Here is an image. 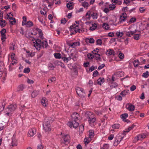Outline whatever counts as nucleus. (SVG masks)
<instances>
[{
    "label": "nucleus",
    "mask_w": 149,
    "mask_h": 149,
    "mask_svg": "<svg viewBox=\"0 0 149 149\" xmlns=\"http://www.w3.org/2000/svg\"><path fill=\"white\" fill-rule=\"evenodd\" d=\"M114 137V135L113 134H111L108 137V139L110 140H111L113 139Z\"/></svg>",
    "instance_id": "62"
},
{
    "label": "nucleus",
    "mask_w": 149,
    "mask_h": 149,
    "mask_svg": "<svg viewBox=\"0 0 149 149\" xmlns=\"http://www.w3.org/2000/svg\"><path fill=\"white\" fill-rule=\"evenodd\" d=\"M91 12L90 11H88L86 13V18L88 19H90L91 18L90 14Z\"/></svg>",
    "instance_id": "36"
},
{
    "label": "nucleus",
    "mask_w": 149,
    "mask_h": 149,
    "mask_svg": "<svg viewBox=\"0 0 149 149\" xmlns=\"http://www.w3.org/2000/svg\"><path fill=\"white\" fill-rule=\"evenodd\" d=\"M97 27V24L96 23H94V24H93L92 25V26H91L90 28L89 29L90 30H92V31H94L95 30Z\"/></svg>",
    "instance_id": "25"
},
{
    "label": "nucleus",
    "mask_w": 149,
    "mask_h": 149,
    "mask_svg": "<svg viewBox=\"0 0 149 149\" xmlns=\"http://www.w3.org/2000/svg\"><path fill=\"white\" fill-rule=\"evenodd\" d=\"M139 35H141L140 34H134V36H133V38L135 40H138L139 39Z\"/></svg>",
    "instance_id": "42"
},
{
    "label": "nucleus",
    "mask_w": 149,
    "mask_h": 149,
    "mask_svg": "<svg viewBox=\"0 0 149 149\" xmlns=\"http://www.w3.org/2000/svg\"><path fill=\"white\" fill-rule=\"evenodd\" d=\"M136 125H135L133 124L131 127H128L127 129H125V130L123 131V134L125 136V135L126 134L125 133H126L129 132L130 130L133 129L134 127Z\"/></svg>",
    "instance_id": "13"
},
{
    "label": "nucleus",
    "mask_w": 149,
    "mask_h": 149,
    "mask_svg": "<svg viewBox=\"0 0 149 149\" xmlns=\"http://www.w3.org/2000/svg\"><path fill=\"white\" fill-rule=\"evenodd\" d=\"M127 20V17L125 16H120V19H119V21L120 23H122L125 21Z\"/></svg>",
    "instance_id": "19"
},
{
    "label": "nucleus",
    "mask_w": 149,
    "mask_h": 149,
    "mask_svg": "<svg viewBox=\"0 0 149 149\" xmlns=\"http://www.w3.org/2000/svg\"><path fill=\"white\" fill-rule=\"evenodd\" d=\"M115 7L116 6L114 4H110L109 5V8L110 10H113L115 8Z\"/></svg>",
    "instance_id": "47"
},
{
    "label": "nucleus",
    "mask_w": 149,
    "mask_h": 149,
    "mask_svg": "<svg viewBox=\"0 0 149 149\" xmlns=\"http://www.w3.org/2000/svg\"><path fill=\"white\" fill-rule=\"evenodd\" d=\"M109 147V145L107 144H104L103 147V149H108Z\"/></svg>",
    "instance_id": "55"
},
{
    "label": "nucleus",
    "mask_w": 149,
    "mask_h": 149,
    "mask_svg": "<svg viewBox=\"0 0 149 149\" xmlns=\"http://www.w3.org/2000/svg\"><path fill=\"white\" fill-rule=\"evenodd\" d=\"M36 130L33 128L30 129L28 132L29 136H33L36 133Z\"/></svg>",
    "instance_id": "9"
},
{
    "label": "nucleus",
    "mask_w": 149,
    "mask_h": 149,
    "mask_svg": "<svg viewBox=\"0 0 149 149\" xmlns=\"http://www.w3.org/2000/svg\"><path fill=\"white\" fill-rule=\"evenodd\" d=\"M102 44V41L101 39H97L96 42V45H101Z\"/></svg>",
    "instance_id": "41"
},
{
    "label": "nucleus",
    "mask_w": 149,
    "mask_h": 149,
    "mask_svg": "<svg viewBox=\"0 0 149 149\" xmlns=\"http://www.w3.org/2000/svg\"><path fill=\"white\" fill-rule=\"evenodd\" d=\"M88 58L89 59H92L94 57V56L91 53H89V54H88Z\"/></svg>",
    "instance_id": "48"
},
{
    "label": "nucleus",
    "mask_w": 149,
    "mask_h": 149,
    "mask_svg": "<svg viewBox=\"0 0 149 149\" xmlns=\"http://www.w3.org/2000/svg\"><path fill=\"white\" fill-rule=\"evenodd\" d=\"M129 91V90H124L120 93V94L122 96H123L124 97L128 93Z\"/></svg>",
    "instance_id": "33"
},
{
    "label": "nucleus",
    "mask_w": 149,
    "mask_h": 149,
    "mask_svg": "<svg viewBox=\"0 0 149 149\" xmlns=\"http://www.w3.org/2000/svg\"><path fill=\"white\" fill-rule=\"evenodd\" d=\"M100 54H97V56H95V57H94L96 60H99L100 61H101V59L100 57Z\"/></svg>",
    "instance_id": "46"
},
{
    "label": "nucleus",
    "mask_w": 149,
    "mask_h": 149,
    "mask_svg": "<svg viewBox=\"0 0 149 149\" xmlns=\"http://www.w3.org/2000/svg\"><path fill=\"white\" fill-rule=\"evenodd\" d=\"M146 135L144 134L139 135L136 137V139L138 140H141L142 139L145 138Z\"/></svg>",
    "instance_id": "16"
},
{
    "label": "nucleus",
    "mask_w": 149,
    "mask_h": 149,
    "mask_svg": "<svg viewBox=\"0 0 149 149\" xmlns=\"http://www.w3.org/2000/svg\"><path fill=\"white\" fill-rule=\"evenodd\" d=\"M112 128L113 129H118L120 127V125L119 124H114L112 125Z\"/></svg>",
    "instance_id": "43"
},
{
    "label": "nucleus",
    "mask_w": 149,
    "mask_h": 149,
    "mask_svg": "<svg viewBox=\"0 0 149 149\" xmlns=\"http://www.w3.org/2000/svg\"><path fill=\"white\" fill-rule=\"evenodd\" d=\"M104 81V78L102 79L101 78H99L97 80V83L98 84L101 85Z\"/></svg>",
    "instance_id": "22"
},
{
    "label": "nucleus",
    "mask_w": 149,
    "mask_h": 149,
    "mask_svg": "<svg viewBox=\"0 0 149 149\" xmlns=\"http://www.w3.org/2000/svg\"><path fill=\"white\" fill-rule=\"evenodd\" d=\"M105 66V65L104 64H102L101 65H100L98 68L97 70H100L104 68Z\"/></svg>",
    "instance_id": "56"
},
{
    "label": "nucleus",
    "mask_w": 149,
    "mask_h": 149,
    "mask_svg": "<svg viewBox=\"0 0 149 149\" xmlns=\"http://www.w3.org/2000/svg\"><path fill=\"white\" fill-rule=\"evenodd\" d=\"M123 137L124 136L121 137L120 136H119L118 137V139H116L114 142V146H117L119 143L121 141V140L123 139Z\"/></svg>",
    "instance_id": "12"
},
{
    "label": "nucleus",
    "mask_w": 149,
    "mask_h": 149,
    "mask_svg": "<svg viewBox=\"0 0 149 149\" xmlns=\"http://www.w3.org/2000/svg\"><path fill=\"white\" fill-rule=\"evenodd\" d=\"M79 115L78 113L76 112H74L72 113L71 116L72 118L74 119V121H77L79 120Z\"/></svg>",
    "instance_id": "11"
},
{
    "label": "nucleus",
    "mask_w": 149,
    "mask_h": 149,
    "mask_svg": "<svg viewBox=\"0 0 149 149\" xmlns=\"http://www.w3.org/2000/svg\"><path fill=\"white\" fill-rule=\"evenodd\" d=\"M24 85L23 84H21L19 85L17 88V91L20 92L22 91L24 89Z\"/></svg>",
    "instance_id": "28"
},
{
    "label": "nucleus",
    "mask_w": 149,
    "mask_h": 149,
    "mask_svg": "<svg viewBox=\"0 0 149 149\" xmlns=\"http://www.w3.org/2000/svg\"><path fill=\"white\" fill-rule=\"evenodd\" d=\"M106 54L108 55H112L113 56H115L116 53L114 50L112 49H109L107 51Z\"/></svg>",
    "instance_id": "15"
},
{
    "label": "nucleus",
    "mask_w": 149,
    "mask_h": 149,
    "mask_svg": "<svg viewBox=\"0 0 149 149\" xmlns=\"http://www.w3.org/2000/svg\"><path fill=\"white\" fill-rule=\"evenodd\" d=\"M58 65L60 66L61 67L64 68L65 65L64 64L62 63L61 62L57 61L55 62Z\"/></svg>",
    "instance_id": "27"
},
{
    "label": "nucleus",
    "mask_w": 149,
    "mask_h": 149,
    "mask_svg": "<svg viewBox=\"0 0 149 149\" xmlns=\"http://www.w3.org/2000/svg\"><path fill=\"white\" fill-rule=\"evenodd\" d=\"M139 61L138 60H136L134 61L133 62V64L134 66L135 67L138 66Z\"/></svg>",
    "instance_id": "38"
},
{
    "label": "nucleus",
    "mask_w": 149,
    "mask_h": 149,
    "mask_svg": "<svg viewBox=\"0 0 149 149\" xmlns=\"http://www.w3.org/2000/svg\"><path fill=\"white\" fill-rule=\"evenodd\" d=\"M55 80V78L52 77L51 79H49L48 80V81L49 83H52L53 81H54Z\"/></svg>",
    "instance_id": "60"
},
{
    "label": "nucleus",
    "mask_w": 149,
    "mask_h": 149,
    "mask_svg": "<svg viewBox=\"0 0 149 149\" xmlns=\"http://www.w3.org/2000/svg\"><path fill=\"white\" fill-rule=\"evenodd\" d=\"M136 86L134 85H133L130 87V90L131 91H134L136 89Z\"/></svg>",
    "instance_id": "57"
},
{
    "label": "nucleus",
    "mask_w": 149,
    "mask_h": 149,
    "mask_svg": "<svg viewBox=\"0 0 149 149\" xmlns=\"http://www.w3.org/2000/svg\"><path fill=\"white\" fill-rule=\"evenodd\" d=\"M91 140V138L89 137L88 138H85L84 140V142L85 143V145H87Z\"/></svg>",
    "instance_id": "23"
},
{
    "label": "nucleus",
    "mask_w": 149,
    "mask_h": 149,
    "mask_svg": "<svg viewBox=\"0 0 149 149\" xmlns=\"http://www.w3.org/2000/svg\"><path fill=\"white\" fill-rule=\"evenodd\" d=\"M68 44L69 46L71 47L72 48H74L76 46H79L80 45V43L79 42H73L72 43H68Z\"/></svg>",
    "instance_id": "14"
},
{
    "label": "nucleus",
    "mask_w": 149,
    "mask_h": 149,
    "mask_svg": "<svg viewBox=\"0 0 149 149\" xmlns=\"http://www.w3.org/2000/svg\"><path fill=\"white\" fill-rule=\"evenodd\" d=\"M41 102L42 105L45 107H46L47 105V101L46 100V98L45 97H43L41 100Z\"/></svg>",
    "instance_id": "17"
},
{
    "label": "nucleus",
    "mask_w": 149,
    "mask_h": 149,
    "mask_svg": "<svg viewBox=\"0 0 149 149\" xmlns=\"http://www.w3.org/2000/svg\"><path fill=\"white\" fill-rule=\"evenodd\" d=\"M61 24H65L67 22L66 19L65 18H64L63 19H61Z\"/></svg>",
    "instance_id": "53"
},
{
    "label": "nucleus",
    "mask_w": 149,
    "mask_h": 149,
    "mask_svg": "<svg viewBox=\"0 0 149 149\" xmlns=\"http://www.w3.org/2000/svg\"><path fill=\"white\" fill-rule=\"evenodd\" d=\"M32 40H35L36 43L34 44V46L35 47H38L40 48L41 47V45L43 44V42L41 41L40 40L38 39H36L34 38H33Z\"/></svg>",
    "instance_id": "5"
},
{
    "label": "nucleus",
    "mask_w": 149,
    "mask_h": 149,
    "mask_svg": "<svg viewBox=\"0 0 149 149\" xmlns=\"http://www.w3.org/2000/svg\"><path fill=\"white\" fill-rule=\"evenodd\" d=\"M66 6L67 8L70 10H71L73 8L72 6V3L70 2H69L67 4Z\"/></svg>",
    "instance_id": "34"
},
{
    "label": "nucleus",
    "mask_w": 149,
    "mask_h": 149,
    "mask_svg": "<svg viewBox=\"0 0 149 149\" xmlns=\"http://www.w3.org/2000/svg\"><path fill=\"white\" fill-rule=\"evenodd\" d=\"M43 129L46 132H49L51 130V125L49 121L45 122L43 124Z\"/></svg>",
    "instance_id": "4"
},
{
    "label": "nucleus",
    "mask_w": 149,
    "mask_h": 149,
    "mask_svg": "<svg viewBox=\"0 0 149 149\" xmlns=\"http://www.w3.org/2000/svg\"><path fill=\"white\" fill-rule=\"evenodd\" d=\"M39 91H34L31 94V97L33 98L36 97L38 94Z\"/></svg>",
    "instance_id": "24"
},
{
    "label": "nucleus",
    "mask_w": 149,
    "mask_h": 149,
    "mask_svg": "<svg viewBox=\"0 0 149 149\" xmlns=\"http://www.w3.org/2000/svg\"><path fill=\"white\" fill-rule=\"evenodd\" d=\"M128 116V114L127 113H125L121 114L120 116V117L123 119V121L126 119V118Z\"/></svg>",
    "instance_id": "21"
},
{
    "label": "nucleus",
    "mask_w": 149,
    "mask_h": 149,
    "mask_svg": "<svg viewBox=\"0 0 149 149\" xmlns=\"http://www.w3.org/2000/svg\"><path fill=\"white\" fill-rule=\"evenodd\" d=\"M140 12L141 13H143L145 11V9L143 7H140L139 9Z\"/></svg>",
    "instance_id": "58"
},
{
    "label": "nucleus",
    "mask_w": 149,
    "mask_h": 149,
    "mask_svg": "<svg viewBox=\"0 0 149 149\" xmlns=\"http://www.w3.org/2000/svg\"><path fill=\"white\" fill-rule=\"evenodd\" d=\"M91 16L93 19H96L97 18L98 14L97 13H96L93 12L91 15Z\"/></svg>",
    "instance_id": "35"
},
{
    "label": "nucleus",
    "mask_w": 149,
    "mask_h": 149,
    "mask_svg": "<svg viewBox=\"0 0 149 149\" xmlns=\"http://www.w3.org/2000/svg\"><path fill=\"white\" fill-rule=\"evenodd\" d=\"M43 44L41 45V47H42L43 48H46L48 45L47 42V41H45V42H43Z\"/></svg>",
    "instance_id": "40"
},
{
    "label": "nucleus",
    "mask_w": 149,
    "mask_h": 149,
    "mask_svg": "<svg viewBox=\"0 0 149 149\" xmlns=\"http://www.w3.org/2000/svg\"><path fill=\"white\" fill-rule=\"evenodd\" d=\"M82 6L85 8H86L87 9L88 8V6H89V4L88 2L86 1H84L82 2L81 3Z\"/></svg>",
    "instance_id": "29"
},
{
    "label": "nucleus",
    "mask_w": 149,
    "mask_h": 149,
    "mask_svg": "<svg viewBox=\"0 0 149 149\" xmlns=\"http://www.w3.org/2000/svg\"><path fill=\"white\" fill-rule=\"evenodd\" d=\"M119 58L121 59H123L124 57V55L122 53H120L118 55Z\"/></svg>",
    "instance_id": "52"
},
{
    "label": "nucleus",
    "mask_w": 149,
    "mask_h": 149,
    "mask_svg": "<svg viewBox=\"0 0 149 149\" xmlns=\"http://www.w3.org/2000/svg\"><path fill=\"white\" fill-rule=\"evenodd\" d=\"M94 133L93 132L89 131V137L92 138L94 136Z\"/></svg>",
    "instance_id": "51"
},
{
    "label": "nucleus",
    "mask_w": 149,
    "mask_h": 149,
    "mask_svg": "<svg viewBox=\"0 0 149 149\" xmlns=\"http://www.w3.org/2000/svg\"><path fill=\"white\" fill-rule=\"evenodd\" d=\"M6 29H3L1 30L0 31V32L1 34L3 33L4 34H5V33L6 32Z\"/></svg>",
    "instance_id": "63"
},
{
    "label": "nucleus",
    "mask_w": 149,
    "mask_h": 149,
    "mask_svg": "<svg viewBox=\"0 0 149 149\" xmlns=\"http://www.w3.org/2000/svg\"><path fill=\"white\" fill-rule=\"evenodd\" d=\"M73 127L76 128L79 125V123L77 121H73Z\"/></svg>",
    "instance_id": "37"
},
{
    "label": "nucleus",
    "mask_w": 149,
    "mask_h": 149,
    "mask_svg": "<svg viewBox=\"0 0 149 149\" xmlns=\"http://www.w3.org/2000/svg\"><path fill=\"white\" fill-rule=\"evenodd\" d=\"M109 84L110 85V87L111 89L115 88L118 86V84L116 83L111 82L109 83Z\"/></svg>",
    "instance_id": "18"
},
{
    "label": "nucleus",
    "mask_w": 149,
    "mask_h": 149,
    "mask_svg": "<svg viewBox=\"0 0 149 149\" xmlns=\"http://www.w3.org/2000/svg\"><path fill=\"white\" fill-rule=\"evenodd\" d=\"M126 108L130 111H134L135 109L134 105L129 103L127 104L126 105Z\"/></svg>",
    "instance_id": "7"
},
{
    "label": "nucleus",
    "mask_w": 149,
    "mask_h": 149,
    "mask_svg": "<svg viewBox=\"0 0 149 149\" xmlns=\"http://www.w3.org/2000/svg\"><path fill=\"white\" fill-rule=\"evenodd\" d=\"M84 126L83 125H81L79 127V131L81 132H82L84 130Z\"/></svg>",
    "instance_id": "49"
},
{
    "label": "nucleus",
    "mask_w": 149,
    "mask_h": 149,
    "mask_svg": "<svg viewBox=\"0 0 149 149\" xmlns=\"http://www.w3.org/2000/svg\"><path fill=\"white\" fill-rule=\"evenodd\" d=\"M7 24V22L6 21L4 20L3 22H0V26L1 28H3L5 27Z\"/></svg>",
    "instance_id": "39"
},
{
    "label": "nucleus",
    "mask_w": 149,
    "mask_h": 149,
    "mask_svg": "<svg viewBox=\"0 0 149 149\" xmlns=\"http://www.w3.org/2000/svg\"><path fill=\"white\" fill-rule=\"evenodd\" d=\"M97 67H94V66L93 65L92 67L89 68V70H90L91 71H92L94 70L97 69Z\"/></svg>",
    "instance_id": "54"
},
{
    "label": "nucleus",
    "mask_w": 149,
    "mask_h": 149,
    "mask_svg": "<svg viewBox=\"0 0 149 149\" xmlns=\"http://www.w3.org/2000/svg\"><path fill=\"white\" fill-rule=\"evenodd\" d=\"M116 34L117 35V37H121L123 35V32H117L116 33Z\"/></svg>",
    "instance_id": "45"
},
{
    "label": "nucleus",
    "mask_w": 149,
    "mask_h": 149,
    "mask_svg": "<svg viewBox=\"0 0 149 149\" xmlns=\"http://www.w3.org/2000/svg\"><path fill=\"white\" fill-rule=\"evenodd\" d=\"M85 116L88 120L92 118V117L94 116V115L93 114L92 112L89 111H87L85 113Z\"/></svg>",
    "instance_id": "10"
},
{
    "label": "nucleus",
    "mask_w": 149,
    "mask_h": 149,
    "mask_svg": "<svg viewBox=\"0 0 149 149\" xmlns=\"http://www.w3.org/2000/svg\"><path fill=\"white\" fill-rule=\"evenodd\" d=\"M73 121L72 122H69L67 123L68 125L71 128L72 127H73Z\"/></svg>",
    "instance_id": "50"
},
{
    "label": "nucleus",
    "mask_w": 149,
    "mask_h": 149,
    "mask_svg": "<svg viewBox=\"0 0 149 149\" xmlns=\"http://www.w3.org/2000/svg\"><path fill=\"white\" fill-rule=\"evenodd\" d=\"M70 136L69 134L63 135L61 140V144H63L68 145L70 142Z\"/></svg>",
    "instance_id": "2"
},
{
    "label": "nucleus",
    "mask_w": 149,
    "mask_h": 149,
    "mask_svg": "<svg viewBox=\"0 0 149 149\" xmlns=\"http://www.w3.org/2000/svg\"><path fill=\"white\" fill-rule=\"evenodd\" d=\"M75 90L77 95L79 97H83L85 96L84 91L82 88L77 87Z\"/></svg>",
    "instance_id": "3"
},
{
    "label": "nucleus",
    "mask_w": 149,
    "mask_h": 149,
    "mask_svg": "<svg viewBox=\"0 0 149 149\" xmlns=\"http://www.w3.org/2000/svg\"><path fill=\"white\" fill-rule=\"evenodd\" d=\"M30 69L29 68H25L24 71V72L25 73H28L30 72Z\"/></svg>",
    "instance_id": "44"
},
{
    "label": "nucleus",
    "mask_w": 149,
    "mask_h": 149,
    "mask_svg": "<svg viewBox=\"0 0 149 149\" xmlns=\"http://www.w3.org/2000/svg\"><path fill=\"white\" fill-rule=\"evenodd\" d=\"M33 26V23L31 21H29L26 22V26L28 27H30Z\"/></svg>",
    "instance_id": "30"
},
{
    "label": "nucleus",
    "mask_w": 149,
    "mask_h": 149,
    "mask_svg": "<svg viewBox=\"0 0 149 149\" xmlns=\"http://www.w3.org/2000/svg\"><path fill=\"white\" fill-rule=\"evenodd\" d=\"M54 56L56 58L60 59L61 58L63 60L64 62L66 63H67L68 61L70 60L71 59V57L70 56L67 57L65 55H64V56H62L61 54L59 53H54Z\"/></svg>",
    "instance_id": "1"
},
{
    "label": "nucleus",
    "mask_w": 149,
    "mask_h": 149,
    "mask_svg": "<svg viewBox=\"0 0 149 149\" xmlns=\"http://www.w3.org/2000/svg\"><path fill=\"white\" fill-rule=\"evenodd\" d=\"M149 76V72L148 71H146L145 72L143 73L142 75V77L145 78H147Z\"/></svg>",
    "instance_id": "32"
},
{
    "label": "nucleus",
    "mask_w": 149,
    "mask_h": 149,
    "mask_svg": "<svg viewBox=\"0 0 149 149\" xmlns=\"http://www.w3.org/2000/svg\"><path fill=\"white\" fill-rule=\"evenodd\" d=\"M102 27L105 30H108L109 28V26L108 24L104 23L102 25Z\"/></svg>",
    "instance_id": "26"
},
{
    "label": "nucleus",
    "mask_w": 149,
    "mask_h": 149,
    "mask_svg": "<svg viewBox=\"0 0 149 149\" xmlns=\"http://www.w3.org/2000/svg\"><path fill=\"white\" fill-rule=\"evenodd\" d=\"M136 21V19L135 17H133L131 18L128 22H127L130 24H131L135 22Z\"/></svg>",
    "instance_id": "31"
},
{
    "label": "nucleus",
    "mask_w": 149,
    "mask_h": 149,
    "mask_svg": "<svg viewBox=\"0 0 149 149\" xmlns=\"http://www.w3.org/2000/svg\"><path fill=\"white\" fill-rule=\"evenodd\" d=\"M96 120V118H95L94 116L92 117L90 119L88 120V121L90 124H91L95 122Z\"/></svg>",
    "instance_id": "20"
},
{
    "label": "nucleus",
    "mask_w": 149,
    "mask_h": 149,
    "mask_svg": "<svg viewBox=\"0 0 149 149\" xmlns=\"http://www.w3.org/2000/svg\"><path fill=\"white\" fill-rule=\"evenodd\" d=\"M16 104H10L8 106V109L9 111L12 112L16 109Z\"/></svg>",
    "instance_id": "8"
},
{
    "label": "nucleus",
    "mask_w": 149,
    "mask_h": 149,
    "mask_svg": "<svg viewBox=\"0 0 149 149\" xmlns=\"http://www.w3.org/2000/svg\"><path fill=\"white\" fill-rule=\"evenodd\" d=\"M43 147L42 144H40L38 145L37 148V149H43Z\"/></svg>",
    "instance_id": "64"
},
{
    "label": "nucleus",
    "mask_w": 149,
    "mask_h": 149,
    "mask_svg": "<svg viewBox=\"0 0 149 149\" xmlns=\"http://www.w3.org/2000/svg\"><path fill=\"white\" fill-rule=\"evenodd\" d=\"M79 25H76L75 24H73L70 27V31H73V29L75 31V33L78 32L79 28Z\"/></svg>",
    "instance_id": "6"
},
{
    "label": "nucleus",
    "mask_w": 149,
    "mask_h": 149,
    "mask_svg": "<svg viewBox=\"0 0 149 149\" xmlns=\"http://www.w3.org/2000/svg\"><path fill=\"white\" fill-rule=\"evenodd\" d=\"M99 74V72L97 70L95 71L93 74V76L94 77H96Z\"/></svg>",
    "instance_id": "61"
},
{
    "label": "nucleus",
    "mask_w": 149,
    "mask_h": 149,
    "mask_svg": "<svg viewBox=\"0 0 149 149\" xmlns=\"http://www.w3.org/2000/svg\"><path fill=\"white\" fill-rule=\"evenodd\" d=\"M89 43H93L95 42V40H94L93 38H89Z\"/></svg>",
    "instance_id": "59"
}]
</instances>
